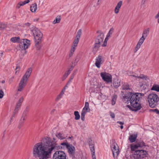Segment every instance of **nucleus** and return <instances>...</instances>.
Wrapping results in <instances>:
<instances>
[{"instance_id":"nucleus-1","label":"nucleus","mask_w":159,"mask_h":159,"mask_svg":"<svg viewBox=\"0 0 159 159\" xmlns=\"http://www.w3.org/2000/svg\"><path fill=\"white\" fill-rule=\"evenodd\" d=\"M64 148L63 147L58 145L54 138L52 140L48 137L43 138L41 142L36 144L33 148V155L35 158L39 159H48L54 149Z\"/></svg>"},{"instance_id":"nucleus-2","label":"nucleus","mask_w":159,"mask_h":159,"mask_svg":"<svg viewBox=\"0 0 159 159\" xmlns=\"http://www.w3.org/2000/svg\"><path fill=\"white\" fill-rule=\"evenodd\" d=\"M144 94L141 93H133L126 91L123 96L122 100L125 103L129 101L132 106L127 105V106L131 110L136 111L142 108L140 103V99Z\"/></svg>"},{"instance_id":"nucleus-3","label":"nucleus","mask_w":159,"mask_h":159,"mask_svg":"<svg viewBox=\"0 0 159 159\" xmlns=\"http://www.w3.org/2000/svg\"><path fill=\"white\" fill-rule=\"evenodd\" d=\"M145 143L142 140H137L135 143L130 145L131 151L134 152V159H143L147 157V152L142 149L146 146Z\"/></svg>"},{"instance_id":"nucleus-4","label":"nucleus","mask_w":159,"mask_h":159,"mask_svg":"<svg viewBox=\"0 0 159 159\" xmlns=\"http://www.w3.org/2000/svg\"><path fill=\"white\" fill-rule=\"evenodd\" d=\"M32 71V68L30 67L28 68L25 74L23 76L19 84L18 89L19 91H22L26 85L27 81L28 80Z\"/></svg>"},{"instance_id":"nucleus-5","label":"nucleus","mask_w":159,"mask_h":159,"mask_svg":"<svg viewBox=\"0 0 159 159\" xmlns=\"http://www.w3.org/2000/svg\"><path fill=\"white\" fill-rule=\"evenodd\" d=\"M32 31L34 37L37 49L39 50L41 48L39 44L41 43L43 34L40 30L37 28H34Z\"/></svg>"},{"instance_id":"nucleus-6","label":"nucleus","mask_w":159,"mask_h":159,"mask_svg":"<svg viewBox=\"0 0 159 159\" xmlns=\"http://www.w3.org/2000/svg\"><path fill=\"white\" fill-rule=\"evenodd\" d=\"M149 105L151 108L155 107L158 105L159 97L156 94L152 93L150 94L148 97Z\"/></svg>"},{"instance_id":"nucleus-7","label":"nucleus","mask_w":159,"mask_h":159,"mask_svg":"<svg viewBox=\"0 0 159 159\" xmlns=\"http://www.w3.org/2000/svg\"><path fill=\"white\" fill-rule=\"evenodd\" d=\"M97 33L98 34L95 40V43L94 45V49L97 50L100 47L104 39V34L101 30H98Z\"/></svg>"},{"instance_id":"nucleus-8","label":"nucleus","mask_w":159,"mask_h":159,"mask_svg":"<svg viewBox=\"0 0 159 159\" xmlns=\"http://www.w3.org/2000/svg\"><path fill=\"white\" fill-rule=\"evenodd\" d=\"M100 76L102 79L107 83H112V77L111 75L106 72L100 73Z\"/></svg>"},{"instance_id":"nucleus-9","label":"nucleus","mask_w":159,"mask_h":159,"mask_svg":"<svg viewBox=\"0 0 159 159\" xmlns=\"http://www.w3.org/2000/svg\"><path fill=\"white\" fill-rule=\"evenodd\" d=\"M66 156L64 152L58 151H57L54 153L53 159H66Z\"/></svg>"},{"instance_id":"nucleus-10","label":"nucleus","mask_w":159,"mask_h":159,"mask_svg":"<svg viewBox=\"0 0 159 159\" xmlns=\"http://www.w3.org/2000/svg\"><path fill=\"white\" fill-rule=\"evenodd\" d=\"M19 46L22 50H25L27 49L30 45V41L26 39H22L20 42Z\"/></svg>"},{"instance_id":"nucleus-11","label":"nucleus","mask_w":159,"mask_h":159,"mask_svg":"<svg viewBox=\"0 0 159 159\" xmlns=\"http://www.w3.org/2000/svg\"><path fill=\"white\" fill-rule=\"evenodd\" d=\"M66 148L70 156L74 157L75 150V147L72 145L69 144V145H67Z\"/></svg>"},{"instance_id":"nucleus-12","label":"nucleus","mask_w":159,"mask_h":159,"mask_svg":"<svg viewBox=\"0 0 159 159\" xmlns=\"http://www.w3.org/2000/svg\"><path fill=\"white\" fill-rule=\"evenodd\" d=\"M82 33V30L80 29L78 30L77 32L75 38V40L73 42L72 46L74 47H77L79 41L80 39Z\"/></svg>"},{"instance_id":"nucleus-13","label":"nucleus","mask_w":159,"mask_h":159,"mask_svg":"<svg viewBox=\"0 0 159 159\" xmlns=\"http://www.w3.org/2000/svg\"><path fill=\"white\" fill-rule=\"evenodd\" d=\"M24 98L23 97H21L19 99L18 102L16 104V105L15 108V112H16L17 111H18L19 109L20 108L21 106L22 102L23 101Z\"/></svg>"},{"instance_id":"nucleus-14","label":"nucleus","mask_w":159,"mask_h":159,"mask_svg":"<svg viewBox=\"0 0 159 159\" xmlns=\"http://www.w3.org/2000/svg\"><path fill=\"white\" fill-rule=\"evenodd\" d=\"M137 135V134H132L130 135L129 138V140L130 143H132L135 141L136 142L137 139H136ZM137 140H139L137 139ZM140 140H141V139Z\"/></svg>"},{"instance_id":"nucleus-15","label":"nucleus","mask_w":159,"mask_h":159,"mask_svg":"<svg viewBox=\"0 0 159 159\" xmlns=\"http://www.w3.org/2000/svg\"><path fill=\"white\" fill-rule=\"evenodd\" d=\"M102 61V57L99 56L96 59V61L95 63V65L98 68L100 67V65Z\"/></svg>"},{"instance_id":"nucleus-16","label":"nucleus","mask_w":159,"mask_h":159,"mask_svg":"<svg viewBox=\"0 0 159 159\" xmlns=\"http://www.w3.org/2000/svg\"><path fill=\"white\" fill-rule=\"evenodd\" d=\"M30 2L29 0H25L24 2H20L17 4L16 8L18 9L19 8L20 6H23L27 3H28Z\"/></svg>"},{"instance_id":"nucleus-17","label":"nucleus","mask_w":159,"mask_h":159,"mask_svg":"<svg viewBox=\"0 0 159 159\" xmlns=\"http://www.w3.org/2000/svg\"><path fill=\"white\" fill-rule=\"evenodd\" d=\"M37 9V5L36 3H35L32 4L30 7V10L32 12H36Z\"/></svg>"},{"instance_id":"nucleus-18","label":"nucleus","mask_w":159,"mask_h":159,"mask_svg":"<svg viewBox=\"0 0 159 159\" xmlns=\"http://www.w3.org/2000/svg\"><path fill=\"white\" fill-rule=\"evenodd\" d=\"M89 111L84 110V109H83L81 113V119L82 121L84 120L85 115L87 112Z\"/></svg>"},{"instance_id":"nucleus-19","label":"nucleus","mask_w":159,"mask_h":159,"mask_svg":"<svg viewBox=\"0 0 159 159\" xmlns=\"http://www.w3.org/2000/svg\"><path fill=\"white\" fill-rule=\"evenodd\" d=\"M10 41L13 43H19L20 42V38L19 37H15L11 38Z\"/></svg>"},{"instance_id":"nucleus-20","label":"nucleus","mask_w":159,"mask_h":159,"mask_svg":"<svg viewBox=\"0 0 159 159\" xmlns=\"http://www.w3.org/2000/svg\"><path fill=\"white\" fill-rule=\"evenodd\" d=\"M113 157L114 158L115 157H116L118 155L119 153V149L117 148H116V149L112 151Z\"/></svg>"},{"instance_id":"nucleus-21","label":"nucleus","mask_w":159,"mask_h":159,"mask_svg":"<svg viewBox=\"0 0 159 159\" xmlns=\"http://www.w3.org/2000/svg\"><path fill=\"white\" fill-rule=\"evenodd\" d=\"M149 31V28H148L144 30L142 36L146 38L148 34Z\"/></svg>"},{"instance_id":"nucleus-22","label":"nucleus","mask_w":159,"mask_h":159,"mask_svg":"<svg viewBox=\"0 0 159 159\" xmlns=\"http://www.w3.org/2000/svg\"><path fill=\"white\" fill-rule=\"evenodd\" d=\"M120 82L119 80H115L114 81L113 85L114 87L117 88L120 85Z\"/></svg>"},{"instance_id":"nucleus-23","label":"nucleus","mask_w":159,"mask_h":159,"mask_svg":"<svg viewBox=\"0 0 159 159\" xmlns=\"http://www.w3.org/2000/svg\"><path fill=\"white\" fill-rule=\"evenodd\" d=\"M152 90H154L157 92H159V85L154 84L151 89Z\"/></svg>"},{"instance_id":"nucleus-24","label":"nucleus","mask_w":159,"mask_h":159,"mask_svg":"<svg viewBox=\"0 0 159 159\" xmlns=\"http://www.w3.org/2000/svg\"><path fill=\"white\" fill-rule=\"evenodd\" d=\"M25 121L22 120L21 119L19 121L18 125V128L19 129H20L23 126Z\"/></svg>"},{"instance_id":"nucleus-25","label":"nucleus","mask_w":159,"mask_h":159,"mask_svg":"<svg viewBox=\"0 0 159 159\" xmlns=\"http://www.w3.org/2000/svg\"><path fill=\"white\" fill-rule=\"evenodd\" d=\"M56 136L58 139H60L61 140L64 139L66 138V137L64 136L63 134L60 133L57 134H56Z\"/></svg>"},{"instance_id":"nucleus-26","label":"nucleus","mask_w":159,"mask_h":159,"mask_svg":"<svg viewBox=\"0 0 159 159\" xmlns=\"http://www.w3.org/2000/svg\"><path fill=\"white\" fill-rule=\"evenodd\" d=\"M75 47H74V46H72V47L70 49V53L69 54V57H71L73 55V54L75 51Z\"/></svg>"},{"instance_id":"nucleus-27","label":"nucleus","mask_w":159,"mask_h":159,"mask_svg":"<svg viewBox=\"0 0 159 159\" xmlns=\"http://www.w3.org/2000/svg\"><path fill=\"white\" fill-rule=\"evenodd\" d=\"M74 115L75 116V119L76 120H78L80 119V116L79 112L78 111H75L74 112Z\"/></svg>"},{"instance_id":"nucleus-28","label":"nucleus","mask_w":159,"mask_h":159,"mask_svg":"<svg viewBox=\"0 0 159 159\" xmlns=\"http://www.w3.org/2000/svg\"><path fill=\"white\" fill-rule=\"evenodd\" d=\"M84 110H88L89 111H90V109L89 107V103L88 102H86L85 104L84 107L83 108Z\"/></svg>"},{"instance_id":"nucleus-29","label":"nucleus","mask_w":159,"mask_h":159,"mask_svg":"<svg viewBox=\"0 0 159 159\" xmlns=\"http://www.w3.org/2000/svg\"><path fill=\"white\" fill-rule=\"evenodd\" d=\"M123 90H128L129 89V85L128 84H124L122 86Z\"/></svg>"},{"instance_id":"nucleus-30","label":"nucleus","mask_w":159,"mask_h":159,"mask_svg":"<svg viewBox=\"0 0 159 159\" xmlns=\"http://www.w3.org/2000/svg\"><path fill=\"white\" fill-rule=\"evenodd\" d=\"M80 59V57L79 55H77L74 61L73 62L74 63V65H76L78 62L79 61Z\"/></svg>"},{"instance_id":"nucleus-31","label":"nucleus","mask_w":159,"mask_h":159,"mask_svg":"<svg viewBox=\"0 0 159 159\" xmlns=\"http://www.w3.org/2000/svg\"><path fill=\"white\" fill-rule=\"evenodd\" d=\"M90 149L92 152V155L95 154V148L94 145H90L89 147Z\"/></svg>"},{"instance_id":"nucleus-32","label":"nucleus","mask_w":159,"mask_h":159,"mask_svg":"<svg viewBox=\"0 0 159 159\" xmlns=\"http://www.w3.org/2000/svg\"><path fill=\"white\" fill-rule=\"evenodd\" d=\"M59 16V18H57V17H56L54 20L53 21V23L54 24L56 23H59L61 20V18Z\"/></svg>"},{"instance_id":"nucleus-33","label":"nucleus","mask_w":159,"mask_h":159,"mask_svg":"<svg viewBox=\"0 0 159 159\" xmlns=\"http://www.w3.org/2000/svg\"><path fill=\"white\" fill-rule=\"evenodd\" d=\"M131 76H133V77H136L138 78H141V79H144L146 77L144 75L142 74L141 75L139 76H136L135 75H132Z\"/></svg>"},{"instance_id":"nucleus-34","label":"nucleus","mask_w":159,"mask_h":159,"mask_svg":"<svg viewBox=\"0 0 159 159\" xmlns=\"http://www.w3.org/2000/svg\"><path fill=\"white\" fill-rule=\"evenodd\" d=\"M113 30L114 29L113 28H111L110 29L107 35V37H110V35L112 34V32L113 31Z\"/></svg>"},{"instance_id":"nucleus-35","label":"nucleus","mask_w":159,"mask_h":159,"mask_svg":"<svg viewBox=\"0 0 159 159\" xmlns=\"http://www.w3.org/2000/svg\"><path fill=\"white\" fill-rule=\"evenodd\" d=\"M116 99V96H113V98L112 97L111 101V104L112 105H114L115 104Z\"/></svg>"},{"instance_id":"nucleus-36","label":"nucleus","mask_w":159,"mask_h":159,"mask_svg":"<svg viewBox=\"0 0 159 159\" xmlns=\"http://www.w3.org/2000/svg\"><path fill=\"white\" fill-rule=\"evenodd\" d=\"M116 145H117L116 143H114L111 145V148L112 151L116 149V148H117V147L116 146Z\"/></svg>"},{"instance_id":"nucleus-37","label":"nucleus","mask_w":159,"mask_h":159,"mask_svg":"<svg viewBox=\"0 0 159 159\" xmlns=\"http://www.w3.org/2000/svg\"><path fill=\"white\" fill-rule=\"evenodd\" d=\"M145 38H144L142 36L141 37V38L139 39V41L138 42V43H139L141 45L142 44V43L144 42V40L145 39Z\"/></svg>"},{"instance_id":"nucleus-38","label":"nucleus","mask_w":159,"mask_h":159,"mask_svg":"<svg viewBox=\"0 0 159 159\" xmlns=\"http://www.w3.org/2000/svg\"><path fill=\"white\" fill-rule=\"evenodd\" d=\"M6 27V25L4 24L0 23V30H2Z\"/></svg>"},{"instance_id":"nucleus-39","label":"nucleus","mask_w":159,"mask_h":159,"mask_svg":"<svg viewBox=\"0 0 159 159\" xmlns=\"http://www.w3.org/2000/svg\"><path fill=\"white\" fill-rule=\"evenodd\" d=\"M27 114L23 113L22 116L20 119L25 121L27 118Z\"/></svg>"},{"instance_id":"nucleus-40","label":"nucleus","mask_w":159,"mask_h":159,"mask_svg":"<svg viewBox=\"0 0 159 159\" xmlns=\"http://www.w3.org/2000/svg\"><path fill=\"white\" fill-rule=\"evenodd\" d=\"M69 75L66 72H65V73L64 74L63 76V77H62V81H63L64 80L66 79L67 77L68 76V75Z\"/></svg>"},{"instance_id":"nucleus-41","label":"nucleus","mask_w":159,"mask_h":159,"mask_svg":"<svg viewBox=\"0 0 159 159\" xmlns=\"http://www.w3.org/2000/svg\"><path fill=\"white\" fill-rule=\"evenodd\" d=\"M120 8L116 6L114 9V12L115 13L117 14H118Z\"/></svg>"},{"instance_id":"nucleus-42","label":"nucleus","mask_w":159,"mask_h":159,"mask_svg":"<svg viewBox=\"0 0 159 159\" xmlns=\"http://www.w3.org/2000/svg\"><path fill=\"white\" fill-rule=\"evenodd\" d=\"M151 111L156 113L157 114L159 115V110L158 109H156L151 110Z\"/></svg>"},{"instance_id":"nucleus-43","label":"nucleus","mask_w":159,"mask_h":159,"mask_svg":"<svg viewBox=\"0 0 159 159\" xmlns=\"http://www.w3.org/2000/svg\"><path fill=\"white\" fill-rule=\"evenodd\" d=\"M89 147H90V145H94L93 144V142L92 140V139H89Z\"/></svg>"},{"instance_id":"nucleus-44","label":"nucleus","mask_w":159,"mask_h":159,"mask_svg":"<svg viewBox=\"0 0 159 159\" xmlns=\"http://www.w3.org/2000/svg\"><path fill=\"white\" fill-rule=\"evenodd\" d=\"M70 143H68L67 142H64L61 143V145L66 146V147L67 148V145H69Z\"/></svg>"},{"instance_id":"nucleus-45","label":"nucleus","mask_w":159,"mask_h":159,"mask_svg":"<svg viewBox=\"0 0 159 159\" xmlns=\"http://www.w3.org/2000/svg\"><path fill=\"white\" fill-rule=\"evenodd\" d=\"M4 95V93L2 89H0V98H2Z\"/></svg>"},{"instance_id":"nucleus-46","label":"nucleus","mask_w":159,"mask_h":159,"mask_svg":"<svg viewBox=\"0 0 159 159\" xmlns=\"http://www.w3.org/2000/svg\"><path fill=\"white\" fill-rule=\"evenodd\" d=\"M30 25V23H28V22L26 23H25L23 24V27H29Z\"/></svg>"},{"instance_id":"nucleus-47","label":"nucleus","mask_w":159,"mask_h":159,"mask_svg":"<svg viewBox=\"0 0 159 159\" xmlns=\"http://www.w3.org/2000/svg\"><path fill=\"white\" fill-rule=\"evenodd\" d=\"M122 4V1H120L117 4V5L116 6L120 8L121 7V6Z\"/></svg>"},{"instance_id":"nucleus-48","label":"nucleus","mask_w":159,"mask_h":159,"mask_svg":"<svg viewBox=\"0 0 159 159\" xmlns=\"http://www.w3.org/2000/svg\"><path fill=\"white\" fill-rule=\"evenodd\" d=\"M62 95L60 93L57 97L56 99V101H57L59 100L60 99L62 96Z\"/></svg>"},{"instance_id":"nucleus-49","label":"nucleus","mask_w":159,"mask_h":159,"mask_svg":"<svg viewBox=\"0 0 159 159\" xmlns=\"http://www.w3.org/2000/svg\"><path fill=\"white\" fill-rule=\"evenodd\" d=\"M29 107H27L26 109H25V111H24L23 113H25V114H27L29 111Z\"/></svg>"},{"instance_id":"nucleus-50","label":"nucleus","mask_w":159,"mask_h":159,"mask_svg":"<svg viewBox=\"0 0 159 159\" xmlns=\"http://www.w3.org/2000/svg\"><path fill=\"white\" fill-rule=\"evenodd\" d=\"M110 116L112 118H114L115 117V114L111 112V111H110Z\"/></svg>"},{"instance_id":"nucleus-51","label":"nucleus","mask_w":159,"mask_h":159,"mask_svg":"<svg viewBox=\"0 0 159 159\" xmlns=\"http://www.w3.org/2000/svg\"><path fill=\"white\" fill-rule=\"evenodd\" d=\"M73 70L72 68H69L68 70L66 71V72L69 75L71 71Z\"/></svg>"},{"instance_id":"nucleus-52","label":"nucleus","mask_w":159,"mask_h":159,"mask_svg":"<svg viewBox=\"0 0 159 159\" xmlns=\"http://www.w3.org/2000/svg\"><path fill=\"white\" fill-rule=\"evenodd\" d=\"M20 69V67L19 66H17L16 68V73L17 72H19Z\"/></svg>"},{"instance_id":"nucleus-53","label":"nucleus","mask_w":159,"mask_h":159,"mask_svg":"<svg viewBox=\"0 0 159 159\" xmlns=\"http://www.w3.org/2000/svg\"><path fill=\"white\" fill-rule=\"evenodd\" d=\"M14 78V77L12 76L11 77L9 80V82L10 84H11L13 81V80Z\"/></svg>"},{"instance_id":"nucleus-54","label":"nucleus","mask_w":159,"mask_h":159,"mask_svg":"<svg viewBox=\"0 0 159 159\" xmlns=\"http://www.w3.org/2000/svg\"><path fill=\"white\" fill-rule=\"evenodd\" d=\"M141 45L139 43H138L135 47V48H136V49H139L140 48Z\"/></svg>"},{"instance_id":"nucleus-55","label":"nucleus","mask_w":159,"mask_h":159,"mask_svg":"<svg viewBox=\"0 0 159 159\" xmlns=\"http://www.w3.org/2000/svg\"><path fill=\"white\" fill-rule=\"evenodd\" d=\"M18 112V111H17L16 112H15V110H14V111L13 112V114H12L11 116L12 117H14L15 115L16 114H17Z\"/></svg>"},{"instance_id":"nucleus-56","label":"nucleus","mask_w":159,"mask_h":159,"mask_svg":"<svg viewBox=\"0 0 159 159\" xmlns=\"http://www.w3.org/2000/svg\"><path fill=\"white\" fill-rule=\"evenodd\" d=\"M77 71V69L75 70L73 72V73L72 75H74L75 76V75L76 74Z\"/></svg>"},{"instance_id":"nucleus-57","label":"nucleus","mask_w":159,"mask_h":159,"mask_svg":"<svg viewBox=\"0 0 159 159\" xmlns=\"http://www.w3.org/2000/svg\"><path fill=\"white\" fill-rule=\"evenodd\" d=\"M107 42L106 41H104L103 42V43L102 45V47H105L107 46Z\"/></svg>"},{"instance_id":"nucleus-58","label":"nucleus","mask_w":159,"mask_h":159,"mask_svg":"<svg viewBox=\"0 0 159 159\" xmlns=\"http://www.w3.org/2000/svg\"><path fill=\"white\" fill-rule=\"evenodd\" d=\"M75 65H74V62H72V64L70 66V68H72V69H73V68L74 67Z\"/></svg>"},{"instance_id":"nucleus-59","label":"nucleus","mask_w":159,"mask_h":159,"mask_svg":"<svg viewBox=\"0 0 159 159\" xmlns=\"http://www.w3.org/2000/svg\"><path fill=\"white\" fill-rule=\"evenodd\" d=\"M117 123L118 124H120L121 125H123V124H124V123H123L121 121H117Z\"/></svg>"},{"instance_id":"nucleus-60","label":"nucleus","mask_w":159,"mask_h":159,"mask_svg":"<svg viewBox=\"0 0 159 159\" xmlns=\"http://www.w3.org/2000/svg\"><path fill=\"white\" fill-rule=\"evenodd\" d=\"M74 75H71L69 79L70 80H72L73 78H74Z\"/></svg>"},{"instance_id":"nucleus-61","label":"nucleus","mask_w":159,"mask_h":159,"mask_svg":"<svg viewBox=\"0 0 159 159\" xmlns=\"http://www.w3.org/2000/svg\"><path fill=\"white\" fill-rule=\"evenodd\" d=\"M13 117H12V116H11V117L10 118V123H9L10 125L11 124V122L13 120Z\"/></svg>"},{"instance_id":"nucleus-62","label":"nucleus","mask_w":159,"mask_h":159,"mask_svg":"<svg viewBox=\"0 0 159 159\" xmlns=\"http://www.w3.org/2000/svg\"><path fill=\"white\" fill-rule=\"evenodd\" d=\"M65 90H63V89L61 91L60 93L62 95H63V94L64 93V92H65Z\"/></svg>"},{"instance_id":"nucleus-63","label":"nucleus","mask_w":159,"mask_h":159,"mask_svg":"<svg viewBox=\"0 0 159 159\" xmlns=\"http://www.w3.org/2000/svg\"><path fill=\"white\" fill-rule=\"evenodd\" d=\"M92 157L93 159H96V156H95V154L92 155Z\"/></svg>"},{"instance_id":"nucleus-64","label":"nucleus","mask_w":159,"mask_h":159,"mask_svg":"<svg viewBox=\"0 0 159 159\" xmlns=\"http://www.w3.org/2000/svg\"><path fill=\"white\" fill-rule=\"evenodd\" d=\"M71 81V80H70L69 79V80L67 82V83L66 84V85H67L69 84H70V83Z\"/></svg>"}]
</instances>
